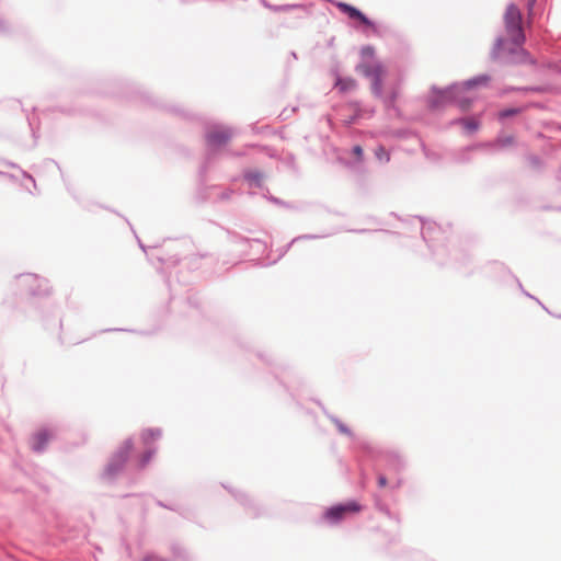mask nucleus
I'll return each instance as SVG.
<instances>
[{"instance_id": "1", "label": "nucleus", "mask_w": 561, "mask_h": 561, "mask_svg": "<svg viewBox=\"0 0 561 561\" xmlns=\"http://www.w3.org/2000/svg\"><path fill=\"white\" fill-rule=\"evenodd\" d=\"M525 34L522 27V13L517 5H507L504 14V35L495 39L491 56L502 62H516L525 55Z\"/></svg>"}, {"instance_id": "2", "label": "nucleus", "mask_w": 561, "mask_h": 561, "mask_svg": "<svg viewBox=\"0 0 561 561\" xmlns=\"http://www.w3.org/2000/svg\"><path fill=\"white\" fill-rule=\"evenodd\" d=\"M489 81L490 77L488 75H479L461 84H453L445 90L433 88L428 104L431 108L436 110L454 101L462 111H467L473 101V98L467 95V92L474 87L486 85Z\"/></svg>"}, {"instance_id": "3", "label": "nucleus", "mask_w": 561, "mask_h": 561, "mask_svg": "<svg viewBox=\"0 0 561 561\" xmlns=\"http://www.w3.org/2000/svg\"><path fill=\"white\" fill-rule=\"evenodd\" d=\"M356 70L366 78L370 79L373 93L376 96H381L382 77L386 73L383 66L377 61L364 60L357 65Z\"/></svg>"}, {"instance_id": "4", "label": "nucleus", "mask_w": 561, "mask_h": 561, "mask_svg": "<svg viewBox=\"0 0 561 561\" xmlns=\"http://www.w3.org/2000/svg\"><path fill=\"white\" fill-rule=\"evenodd\" d=\"M133 448V440L126 439L124 444L118 448V450L113 455L110 459L106 468L105 476L107 478H113L117 472H119L126 462L128 455Z\"/></svg>"}, {"instance_id": "5", "label": "nucleus", "mask_w": 561, "mask_h": 561, "mask_svg": "<svg viewBox=\"0 0 561 561\" xmlns=\"http://www.w3.org/2000/svg\"><path fill=\"white\" fill-rule=\"evenodd\" d=\"M233 136V129L227 126H214L206 133L209 147L217 148L227 144Z\"/></svg>"}, {"instance_id": "6", "label": "nucleus", "mask_w": 561, "mask_h": 561, "mask_svg": "<svg viewBox=\"0 0 561 561\" xmlns=\"http://www.w3.org/2000/svg\"><path fill=\"white\" fill-rule=\"evenodd\" d=\"M360 511V505L355 502L351 501L345 504H339L335 506L330 507L325 514L324 518L330 522L331 524L339 523L347 513H357Z\"/></svg>"}, {"instance_id": "7", "label": "nucleus", "mask_w": 561, "mask_h": 561, "mask_svg": "<svg viewBox=\"0 0 561 561\" xmlns=\"http://www.w3.org/2000/svg\"><path fill=\"white\" fill-rule=\"evenodd\" d=\"M20 282L28 287L32 295H46L48 294V286L45 279H41L34 274H24L20 276Z\"/></svg>"}, {"instance_id": "8", "label": "nucleus", "mask_w": 561, "mask_h": 561, "mask_svg": "<svg viewBox=\"0 0 561 561\" xmlns=\"http://www.w3.org/2000/svg\"><path fill=\"white\" fill-rule=\"evenodd\" d=\"M336 7L346 13L348 18L359 20L365 25H371V21L355 7L344 2H337Z\"/></svg>"}, {"instance_id": "9", "label": "nucleus", "mask_w": 561, "mask_h": 561, "mask_svg": "<svg viewBox=\"0 0 561 561\" xmlns=\"http://www.w3.org/2000/svg\"><path fill=\"white\" fill-rule=\"evenodd\" d=\"M49 440V434L47 431H41L38 432L32 443V448L34 451L41 453L45 449L47 443Z\"/></svg>"}, {"instance_id": "10", "label": "nucleus", "mask_w": 561, "mask_h": 561, "mask_svg": "<svg viewBox=\"0 0 561 561\" xmlns=\"http://www.w3.org/2000/svg\"><path fill=\"white\" fill-rule=\"evenodd\" d=\"M335 88L340 90L342 93H346L353 91L356 88V81L353 78L346 77L341 78L337 77L335 81Z\"/></svg>"}, {"instance_id": "11", "label": "nucleus", "mask_w": 561, "mask_h": 561, "mask_svg": "<svg viewBox=\"0 0 561 561\" xmlns=\"http://www.w3.org/2000/svg\"><path fill=\"white\" fill-rule=\"evenodd\" d=\"M244 179L249 182L251 186L260 187L262 185L264 175L262 172L257 170H251L245 172Z\"/></svg>"}, {"instance_id": "12", "label": "nucleus", "mask_w": 561, "mask_h": 561, "mask_svg": "<svg viewBox=\"0 0 561 561\" xmlns=\"http://www.w3.org/2000/svg\"><path fill=\"white\" fill-rule=\"evenodd\" d=\"M162 433L160 428H148L142 432L141 440L144 445L148 446L151 440H157L161 437Z\"/></svg>"}, {"instance_id": "13", "label": "nucleus", "mask_w": 561, "mask_h": 561, "mask_svg": "<svg viewBox=\"0 0 561 561\" xmlns=\"http://www.w3.org/2000/svg\"><path fill=\"white\" fill-rule=\"evenodd\" d=\"M456 123L461 124L463 128L469 133H473L479 128V123L472 118H460L457 119Z\"/></svg>"}, {"instance_id": "14", "label": "nucleus", "mask_w": 561, "mask_h": 561, "mask_svg": "<svg viewBox=\"0 0 561 561\" xmlns=\"http://www.w3.org/2000/svg\"><path fill=\"white\" fill-rule=\"evenodd\" d=\"M154 454H156V449L148 447V449L144 453V455L140 458L139 466L141 468L147 466L150 462V460H151V458L153 457Z\"/></svg>"}, {"instance_id": "15", "label": "nucleus", "mask_w": 561, "mask_h": 561, "mask_svg": "<svg viewBox=\"0 0 561 561\" xmlns=\"http://www.w3.org/2000/svg\"><path fill=\"white\" fill-rule=\"evenodd\" d=\"M376 158L381 162H389L390 154L383 147H378L375 151Z\"/></svg>"}, {"instance_id": "16", "label": "nucleus", "mask_w": 561, "mask_h": 561, "mask_svg": "<svg viewBox=\"0 0 561 561\" xmlns=\"http://www.w3.org/2000/svg\"><path fill=\"white\" fill-rule=\"evenodd\" d=\"M513 142H514L513 136H501L495 140L494 145L499 146V147H507V146H511Z\"/></svg>"}, {"instance_id": "17", "label": "nucleus", "mask_w": 561, "mask_h": 561, "mask_svg": "<svg viewBox=\"0 0 561 561\" xmlns=\"http://www.w3.org/2000/svg\"><path fill=\"white\" fill-rule=\"evenodd\" d=\"M331 420L336 425V427L340 431V433L348 435V436L352 435L351 430L345 424H343L339 419L331 417Z\"/></svg>"}, {"instance_id": "18", "label": "nucleus", "mask_w": 561, "mask_h": 561, "mask_svg": "<svg viewBox=\"0 0 561 561\" xmlns=\"http://www.w3.org/2000/svg\"><path fill=\"white\" fill-rule=\"evenodd\" d=\"M360 53L364 59H373L375 55V49L371 46H364Z\"/></svg>"}, {"instance_id": "19", "label": "nucleus", "mask_w": 561, "mask_h": 561, "mask_svg": "<svg viewBox=\"0 0 561 561\" xmlns=\"http://www.w3.org/2000/svg\"><path fill=\"white\" fill-rule=\"evenodd\" d=\"M518 111L516 108H508V110H504L500 113V117L501 118H505V117H508V116H513L517 113Z\"/></svg>"}, {"instance_id": "20", "label": "nucleus", "mask_w": 561, "mask_h": 561, "mask_svg": "<svg viewBox=\"0 0 561 561\" xmlns=\"http://www.w3.org/2000/svg\"><path fill=\"white\" fill-rule=\"evenodd\" d=\"M353 153H354L358 159H360V158H362V156H363V148H362L360 146H358V145H357V146H355V147L353 148Z\"/></svg>"}, {"instance_id": "21", "label": "nucleus", "mask_w": 561, "mask_h": 561, "mask_svg": "<svg viewBox=\"0 0 561 561\" xmlns=\"http://www.w3.org/2000/svg\"><path fill=\"white\" fill-rule=\"evenodd\" d=\"M314 238H317V236H313V234H306V236H301V237H298V238H294V239H293V241H291V243H294V242H296V241H298V240H300V239H314Z\"/></svg>"}, {"instance_id": "22", "label": "nucleus", "mask_w": 561, "mask_h": 561, "mask_svg": "<svg viewBox=\"0 0 561 561\" xmlns=\"http://www.w3.org/2000/svg\"><path fill=\"white\" fill-rule=\"evenodd\" d=\"M378 484L379 486H385L387 484V478L385 476H379L378 478Z\"/></svg>"}, {"instance_id": "23", "label": "nucleus", "mask_w": 561, "mask_h": 561, "mask_svg": "<svg viewBox=\"0 0 561 561\" xmlns=\"http://www.w3.org/2000/svg\"><path fill=\"white\" fill-rule=\"evenodd\" d=\"M4 30V24L0 21V31Z\"/></svg>"}, {"instance_id": "24", "label": "nucleus", "mask_w": 561, "mask_h": 561, "mask_svg": "<svg viewBox=\"0 0 561 561\" xmlns=\"http://www.w3.org/2000/svg\"><path fill=\"white\" fill-rule=\"evenodd\" d=\"M288 8H291L290 5H284V7H280L279 9H288Z\"/></svg>"}, {"instance_id": "25", "label": "nucleus", "mask_w": 561, "mask_h": 561, "mask_svg": "<svg viewBox=\"0 0 561 561\" xmlns=\"http://www.w3.org/2000/svg\"><path fill=\"white\" fill-rule=\"evenodd\" d=\"M423 239L426 240V232L425 231H423Z\"/></svg>"}, {"instance_id": "26", "label": "nucleus", "mask_w": 561, "mask_h": 561, "mask_svg": "<svg viewBox=\"0 0 561 561\" xmlns=\"http://www.w3.org/2000/svg\"><path fill=\"white\" fill-rule=\"evenodd\" d=\"M144 561H150V558H146Z\"/></svg>"}]
</instances>
